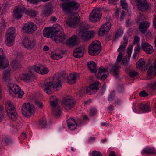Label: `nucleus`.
I'll return each mask as SVG.
<instances>
[{"instance_id": "obj_1", "label": "nucleus", "mask_w": 156, "mask_h": 156, "mask_svg": "<svg viewBox=\"0 0 156 156\" xmlns=\"http://www.w3.org/2000/svg\"><path fill=\"white\" fill-rule=\"evenodd\" d=\"M62 7L63 12L67 13L69 17L66 21L67 24L69 27H74L78 21V14L76 12L72 13V12L80 9L79 4L71 1L63 4Z\"/></svg>"}, {"instance_id": "obj_2", "label": "nucleus", "mask_w": 156, "mask_h": 156, "mask_svg": "<svg viewBox=\"0 0 156 156\" xmlns=\"http://www.w3.org/2000/svg\"><path fill=\"white\" fill-rule=\"evenodd\" d=\"M128 43V39L126 37H124L123 40L121 42V44L117 50L118 51H120L119 53L117 58L116 61L112 66V65H110L111 67H112L111 69V71L114 75H116L118 74V70L120 68V67L119 66V63L121 62L122 57V52L124 51V48L127 46Z\"/></svg>"}, {"instance_id": "obj_3", "label": "nucleus", "mask_w": 156, "mask_h": 156, "mask_svg": "<svg viewBox=\"0 0 156 156\" xmlns=\"http://www.w3.org/2000/svg\"><path fill=\"white\" fill-rule=\"evenodd\" d=\"M61 77L57 78V76H55L53 81L46 83L44 87V90L47 94H51L55 89L59 90L61 88Z\"/></svg>"}, {"instance_id": "obj_4", "label": "nucleus", "mask_w": 156, "mask_h": 156, "mask_svg": "<svg viewBox=\"0 0 156 156\" xmlns=\"http://www.w3.org/2000/svg\"><path fill=\"white\" fill-rule=\"evenodd\" d=\"M50 106L52 108V114L55 117H59L61 112L59 108L57 98L55 96H52L50 97Z\"/></svg>"}, {"instance_id": "obj_5", "label": "nucleus", "mask_w": 156, "mask_h": 156, "mask_svg": "<svg viewBox=\"0 0 156 156\" xmlns=\"http://www.w3.org/2000/svg\"><path fill=\"white\" fill-rule=\"evenodd\" d=\"M63 30L60 25H58L52 36V39L57 43L64 41L66 38Z\"/></svg>"}, {"instance_id": "obj_6", "label": "nucleus", "mask_w": 156, "mask_h": 156, "mask_svg": "<svg viewBox=\"0 0 156 156\" xmlns=\"http://www.w3.org/2000/svg\"><path fill=\"white\" fill-rule=\"evenodd\" d=\"M23 12L27 14L31 17H35L36 15V12L34 11H27L24 7H16L14 10V16L17 20H19L22 17Z\"/></svg>"}, {"instance_id": "obj_7", "label": "nucleus", "mask_w": 156, "mask_h": 156, "mask_svg": "<svg viewBox=\"0 0 156 156\" xmlns=\"http://www.w3.org/2000/svg\"><path fill=\"white\" fill-rule=\"evenodd\" d=\"M23 115L28 118L33 115L35 112V108L34 105L29 103H24L22 106Z\"/></svg>"}, {"instance_id": "obj_8", "label": "nucleus", "mask_w": 156, "mask_h": 156, "mask_svg": "<svg viewBox=\"0 0 156 156\" xmlns=\"http://www.w3.org/2000/svg\"><path fill=\"white\" fill-rule=\"evenodd\" d=\"M101 49V43L99 41H96L92 42L89 45V53L91 55H95L99 54Z\"/></svg>"}, {"instance_id": "obj_9", "label": "nucleus", "mask_w": 156, "mask_h": 156, "mask_svg": "<svg viewBox=\"0 0 156 156\" xmlns=\"http://www.w3.org/2000/svg\"><path fill=\"white\" fill-rule=\"evenodd\" d=\"M9 94L13 96L17 97L19 98H21L24 94V91L20 87L16 84L11 85L9 87Z\"/></svg>"}, {"instance_id": "obj_10", "label": "nucleus", "mask_w": 156, "mask_h": 156, "mask_svg": "<svg viewBox=\"0 0 156 156\" xmlns=\"http://www.w3.org/2000/svg\"><path fill=\"white\" fill-rule=\"evenodd\" d=\"M15 29L14 27H12L8 31L6 34V43L8 46H12L14 42Z\"/></svg>"}, {"instance_id": "obj_11", "label": "nucleus", "mask_w": 156, "mask_h": 156, "mask_svg": "<svg viewBox=\"0 0 156 156\" xmlns=\"http://www.w3.org/2000/svg\"><path fill=\"white\" fill-rule=\"evenodd\" d=\"M23 45L27 49L31 50L35 47L36 41L33 38H27L24 39L23 41Z\"/></svg>"}, {"instance_id": "obj_12", "label": "nucleus", "mask_w": 156, "mask_h": 156, "mask_svg": "<svg viewBox=\"0 0 156 156\" xmlns=\"http://www.w3.org/2000/svg\"><path fill=\"white\" fill-rule=\"evenodd\" d=\"M23 30L25 33L31 34L36 30V26L32 22H29L24 24L23 27Z\"/></svg>"}, {"instance_id": "obj_13", "label": "nucleus", "mask_w": 156, "mask_h": 156, "mask_svg": "<svg viewBox=\"0 0 156 156\" xmlns=\"http://www.w3.org/2000/svg\"><path fill=\"white\" fill-rule=\"evenodd\" d=\"M95 34L94 31H86L85 30H81L79 33V35L81 37L82 39L84 41L89 39L93 37Z\"/></svg>"}, {"instance_id": "obj_14", "label": "nucleus", "mask_w": 156, "mask_h": 156, "mask_svg": "<svg viewBox=\"0 0 156 156\" xmlns=\"http://www.w3.org/2000/svg\"><path fill=\"white\" fill-rule=\"evenodd\" d=\"M156 76V59L154 62L153 65H151L147 71V80H151L154 78Z\"/></svg>"}, {"instance_id": "obj_15", "label": "nucleus", "mask_w": 156, "mask_h": 156, "mask_svg": "<svg viewBox=\"0 0 156 156\" xmlns=\"http://www.w3.org/2000/svg\"><path fill=\"white\" fill-rule=\"evenodd\" d=\"M108 68H104L103 67H100L99 71L97 75V77L102 80H105L108 75Z\"/></svg>"}, {"instance_id": "obj_16", "label": "nucleus", "mask_w": 156, "mask_h": 156, "mask_svg": "<svg viewBox=\"0 0 156 156\" xmlns=\"http://www.w3.org/2000/svg\"><path fill=\"white\" fill-rule=\"evenodd\" d=\"M101 16L100 8L95 9L92 10L90 15V20L92 22H96L99 19Z\"/></svg>"}, {"instance_id": "obj_17", "label": "nucleus", "mask_w": 156, "mask_h": 156, "mask_svg": "<svg viewBox=\"0 0 156 156\" xmlns=\"http://www.w3.org/2000/svg\"><path fill=\"white\" fill-rule=\"evenodd\" d=\"M74 104L73 100L69 97L66 98L62 103V105L64 109L67 111L72 108Z\"/></svg>"}, {"instance_id": "obj_18", "label": "nucleus", "mask_w": 156, "mask_h": 156, "mask_svg": "<svg viewBox=\"0 0 156 156\" xmlns=\"http://www.w3.org/2000/svg\"><path fill=\"white\" fill-rule=\"evenodd\" d=\"M100 86V83L98 82H96L90 84L86 90V93L89 94H94L96 91L98 89V87Z\"/></svg>"}, {"instance_id": "obj_19", "label": "nucleus", "mask_w": 156, "mask_h": 156, "mask_svg": "<svg viewBox=\"0 0 156 156\" xmlns=\"http://www.w3.org/2000/svg\"><path fill=\"white\" fill-rule=\"evenodd\" d=\"M8 65V61L5 58L3 50L2 48H0V68L5 69Z\"/></svg>"}, {"instance_id": "obj_20", "label": "nucleus", "mask_w": 156, "mask_h": 156, "mask_svg": "<svg viewBox=\"0 0 156 156\" xmlns=\"http://www.w3.org/2000/svg\"><path fill=\"white\" fill-rule=\"evenodd\" d=\"M139 10L145 11L148 9V6L145 0H135Z\"/></svg>"}, {"instance_id": "obj_21", "label": "nucleus", "mask_w": 156, "mask_h": 156, "mask_svg": "<svg viewBox=\"0 0 156 156\" xmlns=\"http://www.w3.org/2000/svg\"><path fill=\"white\" fill-rule=\"evenodd\" d=\"M111 23L109 22L105 23L99 29V35L102 36L104 34L108 32L111 27Z\"/></svg>"}, {"instance_id": "obj_22", "label": "nucleus", "mask_w": 156, "mask_h": 156, "mask_svg": "<svg viewBox=\"0 0 156 156\" xmlns=\"http://www.w3.org/2000/svg\"><path fill=\"white\" fill-rule=\"evenodd\" d=\"M142 49L147 54H151L153 52L152 46L148 43L143 42L141 44Z\"/></svg>"}, {"instance_id": "obj_23", "label": "nucleus", "mask_w": 156, "mask_h": 156, "mask_svg": "<svg viewBox=\"0 0 156 156\" xmlns=\"http://www.w3.org/2000/svg\"><path fill=\"white\" fill-rule=\"evenodd\" d=\"M79 77V75L76 73H71L67 77L68 82L69 84H72L75 82L76 79Z\"/></svg>"}, {"instance_id": "obj_24", "label": "nucleus", "mask_w": 156, "mask_h": 156, "mask_svg": "<svg viewBox=\"0 0 156 156\" xmlns=\"http://www.w3.org/2000/svg\"><path fill=\"white\" fill-rule=\"evenodd\" d=\"M67 123L68 127L70 130H73L76 128L77 124L73 118H71L67 120Z\"/></svg>"}, {"instance_id": "obj_25", "label": "nucleus", "mask_w": 156, "mask_h": 156, "mask_svg": "<svg viewBox=\"0 0 156 156\" xmlns=\"http://www.w3.org/2000/svg\"><path fill=\"white\" fill-rule=\"evenodd\" d=\"M55 29H54L50 27H46L43 32V35L46 37H51L52 39V36Z\"/></svg>"}, {"instance_id": "obj_26", "label": "nucleus", "mask_w": 156, "mask_h": 156, "mask_svg": "<svg viewBox=\"0 0 156 156\" xmlns=\"http://www.w3.org/2000/svg\"><path fill=\"white\" fill-rule=\"evenodd\" d=\"M63 56V53L61 51L53 52L51 53V57L54 60H58Z\"/></svg>"}, {"instance_id": "obj_27", "label": "nucleus", "mask_w": 156, "mask_h": 156, "mask_svg": "<svg viewBox=\"0 0 156 156\" xmlns=\"http://www.w3.org/2000/svg\"><path fill=\"white\" fill-rule=\"evenodd\" d=\"M33 74L31 72L22 73L20 76V79L26 82L30 81L32 77Z\"/></svg>"}, {"instance_id": "obj_28", "label": "nucleus", "mask_w": 156, "mask_h": 156, "mask_svg": "<svg viewBox=\"0 0 156 156\" xmlns=\"http://www.w3.org/2000/svg\"><path fill=\"white\" fill-rule=\"evenodd\" d=\"M150 23L148 21L141 23L139 26V30L143 33H144L150 26Z\"/></svg>"}, {"instance_id": "obj_29", "label": "nucleus", "mask_w": 156, "mask_h": 156, "mask_svg": "<svg viewBox=\"0 0 156 156\" xmlns=\"http://www.w3.org/2000/svg\"><path fill=\"white\" fill-rule=\"evenodd\" d=\"M140 109L144 112H149L151 111L149 104L148 102H143L139 105Z\"/></svg>"}, {"instance_id": "obj_30", "label": "nucleus", "mask_w": 156, "mask_h": 156, "mask_svg": "<svg viewBox=\"0 0 156 156\" xmlns=\"http://www.w3.org/2000/svg\"><path fill=\"white\" fill-rule=\"evenodd\" d=\"M84 49L83 48H79L74 50L73 52V56L76 58H80L83 55Z\"/></svg>"}, {"instance_id": "obj_31", "label": "nucleus", "mask_w": 156, "mask_h": 156, "mask_svg": "<svg viewBox=\"0 0 156 156\" xmlns=\"http://www.w3.org/2000/svg\"><path fill=\"white\" fill-rule=\"evenodd\" d=\"M52 9L51 6L48 5L45 6L42 10V15L44 16H48L52 13Z\"/></svg>"}, {"instance_id": "obj_32", "label": "nucleus", "mask_w": 156, "mask_h": 156, "mask_svg": "<svg viewBox=\"0 0 156 156\" xmlns=\"http://www.w3.org/2000/svg\"><path fill=\"white\" fill-rule=\"evenodd\" d=\"M142 154H155L156 151L153 148L146 147L144 148L141 152Z\"/></svg>"}, {"instance_id": "obj_33", "label": "nucleus", "mask_w": 156, "mask_h": 156, "mask_svg": "<svg viewBox=\"0 0 156 156\" xmlns=\"http://www.w3.org/2000/svg\"><path fill=\"white\" fill-rule=\"evenodd\" d=\"M77 40V36L76 35H73L67 41L66 43L68 45L74 46L76 44Z\"/></svg>"}, {"instance_id": "obj_34", "label": "nucleus", "mask_w": 156, "mask_h": 156, "mask_svg": "<svg viewBox=\"0 0 156 156\" xmlns=\"http://www.w3.org/2000/svg\"><path fill=\"white\" fill-rule=\"evenodd\" d=\"M5 109L7 113L14 111V106L10 101H7L5 104Z\"/></svg>"}, {"instance_id": "obj_35", "label": "nucleus", "mask_w": 156, "mask_h": 156, "mask_svg": "<svg viewBox=\"0 0 156 156\" xmlns=\"http://www.w3.org/2000/svg\"><path fill=\"white\" fill-rule=\"evenodd\" d=\"M87 65L90 70L93 73L96 72V65L95 62L93 61H90L87 63Z\"/></svg>"}, {"instance_id": "obj_36", "label": "nucleus", "mask_w": 156, "mask_h": 156, "mask_svg": "<svg viewBox=\"0 0 156 156\" xmlns=\"http://www.w3.org/2000/svg\"><path fill=\"white\" fill-rule=\"evenodd\" d=\"M2 79L5 82L8 81L10 80V71L9 70H7L4 71Z\"/></svg>"}, {"instance_id": "obj_37", "label": "nucleus", "mask_w": 156, "mask_h": 156, "mask_svg": "<svg viewBox=\"0 0 156 156\" xmlns=\"http://www.w3.org/2000/svg\"><path fill=\"white\" fill-rule=\"evenodd\" d=\"M7 115L9 118L13 121H16L17 119V115L15 110L8 113Z\"/></svg>"}, {"instance_id": "obj_38", "label": "nucleus", "mask_w": 156, "mask_h": 156, "mask_svg": "<svg viewBox=\"0 0 156 156\" xmlns=\"http://www.w3.org/2000/svg\"><path fill=\"white\" fill-rule=\"evenodd\" d=\"M12 66L14 70L17 69L21 66L19 62L16 60H14L12 62Z\"/></svg>"}, {"instance_id": "obj_39", "label": "nucleus", "mask_w": 156, "mask_h": 156, "mask_svg": "<svg viewBox=\"0 0 156 156\" xmlns=\"http://www.w3.org/2000/svg\"><path fill=\"white\" fill-rule=\"evenodd\" d=\"M145 65V61L144 59L140 58L136 64V68L137 69H140L142 67Z\"/></svg>"}, {"instance_id": "obj_40", "label": "nucleus", "mask_w": 156, "mask_h": 156, "mask_svg": "<svg viewBox=\"0 0 156 156\" xmlns=\"http://www.w3.org/2000/svg\"><path fill=\"white\" fill-rule=\"evenodd\" d=\"M146 87L149 89L154 90L156 89V80L153 83H151L147 84Z\"/></svg>"}, {"instance_id": "obj_41", "label": "nucleus", "mask_w": 156, "mask_h": 156, "mask_svg": "<svg viewBox=\"0 0 156 156\" xmlns=\"http://www.w3.org/2000/svg\"><path fill=\"white\" fill-rule=\"evenodd\" d=\"M42 66L40 64L36 65L34 66L33 69L35 71L39 73L42 68Z\"/></svg>"}, {"instance_id": "obj_42", "label": "nucleus", "mask_w": 156, "mask_h": 156, "mask_svg": "<svg viewBox=\"0 0 156 156\" xmlns=\"http://www.w3.org/2000/svg\"><path fill=\"white\" fill-rule=\"evenodd\" d=\"M49 72V70L47 68L44 67L42 66V68L40 71L39 74H46Z\"/></svg>"}, {"instance_id": "obj_43", "label": "nucleus", "mask_w": 156, "mask_h": 156, "mask_svg": "<svg viewBox=\"0 0 156 156\" xmlns=\"http://www.w3.org/2000/svg\"><path fill=\"white\" fill-rule=\"evenodd\" d=\"M120 2L122 9H126L127 8L128 5L126 0H121Z\"/></svg>"}, {"instance_id": "obj_44", "label": "nucleus", "mask_w": 156, "mask_h": 156, "mask_svg": "<svg viewBox=\"0 0 156 156\" xmlns=\"http://www.w3.org/2000/svg\"><path fill=\"white\" fill-rule=\"evenodd\" d=\"M133 48V46L132 45L129 46L128 47L127 52L128 55V57L129 58L131 57Z\"/></svg>"}, {"instance_id": "obj_45", "label": "nucleus", "mask_w": 156, "mask_h": 156, "mask_svg": "<svg viewBox=\"0 0 156 156\" xmlns=\"http://www.w3.org/2000/svg\"><path fill=\"white\" fill-rule=\"evenodd\" d=\"M97 113L96 109L95 108L91 109L89 111V114L90 116H93L95 115Z\"/></svg>"}, {"instance_id": "obj_46", "label": "nucleus", "mask_w": 156, "mask_h": 156, "mask_svg": "<svg viewBox=\"0 0 156 156\" xmlns=\"http://www.w3.org/2000/svg\"><path fill=\"white\" fill-rule=\"evenodd\" d=\"M35 104L37 108L40 109H41L43 107L42 103L38 100L35 101Z\"/></svg>"}, {"instance_id": "obj_47", "label": "nucleus", "mask_w": 156, "mask_h": 156, "mask_svg": "<svg viewBox=\"0 0 156 156\" xmlns=\"http://www.w3.org/2000/svg\"><path fill=\"white\" fill-rule=\"evenodd\" d=\"M92 156H102L101 153L98 151H93L91 154Z\"/></svg>"}, {"instance_id": "obj_48", "label": "nucleus", "mask_w": 156, "mask_h": 156, "mask_svg": "<svg viewBox=\"0 0 156 156\" xmlns=\"http://www.w3.org/2000/svg\"><path fill=\"white\" fill-rule=\"evenodd\" d=\"M129 74L131 77H134L137 74V73L133 70H131L129 72Z\"/></svg>"}, {"instance_id": "obj_49", "label": "nucleus", "mask_w": 156, "mask_h": 156, "mask_svg": "<svg viewBox=\"0 0 156 156\" xmlns=\"http://www.w3.org/2000/svg\"><path fill=\"white\" fill-rule=\"evenodd\" d=\"M39 124L42 127H44L46 125V120L45 119H43L39 122Z\"/></svg>"}, {"instance_id": "obj_50", "label": "nucleus", "mask_w": 156, "mask_h": 156, "mask_svg": "<svg viewBox=\"0 0 156 156\" xmlns=\"http://www.w3.org/2000/svg\"><path fill=\"white\" fill-rule=\"evenodd\" d=\"M139 94L140 96L145 97L148 95V93L146 92L145 90H143L141 91L139 93Z\"/></svg>"}, {"instance_id": "obj_51", "label": "nucleus", "mask_w": 156, "mask_h": 156, "mask_svg": "<svg viewBox=\"0 0 156 156\" xmlns=\"http://www.w3.org/2000/svg\"><path fill=\"white\" fill-rule=\"evenodd\" d=\"M140 41V39L139 37L137 36H136L134 38V44H138Z\"/></svg>"}, {"instance_id": "obj_52", "label": "nucleus", "mask_w": 156, "mask_h": 156, "mask_svg": "<svg viewBox=\"0 0 156 156\" xmlns=\"http://www.w3.org/2000/svg\"><path fill=\"white\" fill-rule=\"evenodd\" d=\"M22 123L20 122L16 124L15 127L16 129H20L22 127Z\"/></svg>"}, {"instance_id": "obj_53", "label": "nucleus", "mask_w": 156, "mask_h": 156, "mask_svg": "<svg viewBox=\"0 0 156 156\" xmlns=\"http://www.w3.org/2000/svg\"><path fill=\"white\" fill-rule=\"evenodd\" d=\"M123 31L122 30H119L116 33V36L118 37L120 35H121L123 34Z\"/></svg>"}, {"instance_id": "obj_54", "label": "nucleus", "mask_w": 156, "mask_h": 156, "mask_svg": "<svg viewBox=\"0 0 156 156\" xmlns=\"http://www.w3.org/2000/svg\"><path fill=\"white\" fill-rule=\"evenodd\" d=\"M134 51H135V53L138 54L139 53L140 51V47L138 45H137L135 47L134 49Z\"/></svg>"}, {"instance_id": "obj_55", "label": "nucleus", "mask_w": 156, "mask_h": 156, "mask_svg": "<svg viewBox=\"0 0 156 156\" xmlns=\"http://www.w3.org/2000/svg\"><path fill=\"white\" fill-rule=\"evenodd\" d=\"M114 95L113 93L109 95L108 96V100L110 101H112L114 97Z\"/></svg>"}, {"instance_id": "obj_56", "label": "nucleus", "mask_w": 156, "mask_h": 156, "mask_svg": "<svg viewBox=\"0 0 156 156\" xmlns=\"http://www.w3.org/2000/svg\"><path fill=\"white\" fill-rule=\"evenodd\" d=\"M153 25L154 28L156 29V15H155L154 16Z\"/></svg>"}, {"instance_id": "obj_57", "label": "nucleus", "mask_w": 156, "mask_h": 156, "mask_svg": "<svg viewBox=\"0 0 156 156\" xmlns=\"http://www.w3.org/2000/svg\"><path fill=\"white\" fill-rule=\"evenodd\" d=\"M118 1V0H109L108 3L109 4H115V3Z\"/></svg>"}, {"instance_id": "obj_58", "label": "nucleus", "mask_w": 156, "mask_h": 156, "mask_svg": "<svg viewBox=\"0 0 156 156\" xmlns=\"http://www.w3.org/2000/svg\"><path fill=\"white\" fill-rule=\"evenodd\" d=\"M125 16V12L124 11H122V12L121 16H120V19L121 20H122L123 19L124 17Z\"/></svg>"}, {"instance_id": "obj_59", "label": "nucleus", "mask_w": 156, "mask_h": 156, "mask_svg": "<svg viewBox=\"0 0 156 156\" xmlns=\"http://www.w3.org/2000/svg\"><path fill=\"white\" fill-rule=\"evenodd\" d=\"M57 20V18L55 16H51L50 19V20L52 22H55Z\"/></svg>"}, {"instance_id": "obj_60", "label": "nucleus", "mask_w": 156, "mask_h": 156, "mask_svg": "<svg viewBox=\"0 0 156 156\" xmlns=\"http://www.w3.org/2000/svg\"><path fill=\"white\" fill-rule=\"evenodd\" d=\"M28 2L31 3L35 4L36 3V0H27Z\"/></svg>"}, {"instance_id": "obj_61", "label": "nucleus", "mask_w": 156, "mask_h": 156, "mask_svg": "<svg viewBox=\"0 0 156 156\" xmlns=\"http://www.w3.org/2000/svg\"><path fill=\"white\" fill-rule=\"evenodd\" d=\"M113 106L112 105H109L108 107V111H111L113 110Z\"/></svg>"}, {"instance_id": "obj_62", "label": "nucleus", "mask_w": 156, "mask_h": 156, "mask_svg": "<svg viewBox=\"0 0 156 156\" xmlns=\"http://www.w3.org/2000/svg\"><path fill=\"white\" fill-rule=\"evenodd\" d=\"M109 156H116L115 152L111 151L110 152Z\"/></svg>"}, {"instance_id": "obj_63", "label": "nucleus", "mask_w": 156, "mask_h": 156, "mask_svg": "<svg viewBox=\"0 0 156 156\" xmlns=\"http://www.w3.org/2000/svg\"><path fill=\"white\" fill-rule=\"evenodd\" d=\"M49 49V48L47 46H44L43 48V50L44 51H47Z\"/></svg>"}, {"instance_id": "obj_64", "label": "nucleus", "mask_w": 156, "mask_h": 156, "mask_svg": "<svg viewBox=\"0 0 156 156\" xmlns=\"http://www.w3.org/2000/svg\"><path fill=\"white\" fill-rule=\"evenodd\" d=\"M127 60L125 59L123 60L122 61V64L123 65H124L126 64H127Z\"/></svg>"}]
</instances>
